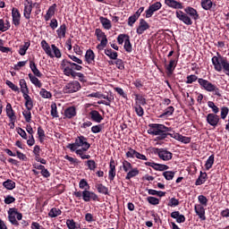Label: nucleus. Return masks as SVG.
Segmentation results:
<instances>
[{
	"label": "nucleus",
	"instance_id": "61",
	"mask_svg": "<svg viewBox=\"0 0 229 229\" xmlns=\"http://www.w3.org/2000/svg\"><path fill=\"white\" fill-rule=\"evenodd\" d=\"M178 205H180V200L176 198H171L169 199V202H168V207H172V208H174V207H178Z\"/></svg>",
	"mask_w": 229,
	"mask_h": 229
},
{
	"label": "nucleus",
	"instance_id": "53",
	"mask_svg": "<svg viewBox=\"0 0 229 229\" xmlns=\"http://www.w3.org/2000/svg\"><path fill=\"white\" fill-rule=\"evenodd\" d=\"M39 94L44 99H50V98H53L51 92L47 91L46 89H41Z\"/></svg>",
	"mask_w": 229,
	"mask_h": 229
},
{
	"label": "nucleus",
	"instance_id": "57",
	"mask_svg": "<svg viewBox=\"0 0 229 229\" xmlns=\"http://www.w3.org/2000/svg\"><path fill=\"white\" fill-rule=\"evenodd\" d=\"M50 114H51L52 117H54V118H58L59 117L56 104L54 103V104L51 105Z\"/></svg>",
	"mask_w": 229,
	"mask_h": 229
},
{
	"label": "nucleus",
	"instance_id": "34",
	"mask_svg": "<svg viewBox=\"0 0 229 229\" xmlns=\"http://www.w3.org/2000/svg\"><path fill=\"white\" fill-rule=\"evenodd\" d=\"M21 92L23 96L30 94V89H28V84L26 83V80L21 79L20 81Z\"/></svg>",
	"mask_w": 229,
	"mask_h": 229
},
{
	"label": "nucleus",
	"instance_id": "45",
	"mask_svg": "<svg viewBox=\"0 0 229 229\" xmlns=\"http://www.w3.org/2000/svg\"><path fill=\"white\" fill-rule=\"evenodd\" d=\"M214 162H215V156L214 155L209 156L205 164V167L207 171H210V169H212V165H214Z\"/></svg>",
	"mask_w": 229,
	"mask_h": 229
},
{
	"label": "nucleus",
	"instance_id": "40",
	"mask_svg": "<svg viewBox=\"0 0 229 229\" xmlns=\"http://www.w3.org/2000/svg\"><path fill=\"white\" fill-rule=\"evenodd\" d=\"M174 114V107L173 106H170L165 109V112L159 115L161 119H164V117H169Z\"/></svg>",
	"mask_w": 229,
	"mask_h": 229
},
{
	"label": "nucleus",
	"instance_id": "27",
	"mask_svg": "<svg viewBox=\"0 0 229 229\" xmlns=\"http://www.w3.org/2000/svg\"><path fill=\"white\" fill-rule=\"evenodd\" d=\"M85 60L87 64H94V62H96V54H94L92 49H88L86 51Z\"/></svg>",
	"mask_w": 229,
	"mask_h": 229
},
{
	"label": "nucleus",
	"instance_id": "44",
	"mask_svg": "<svg viewBox=\"0 0 229 229\" xmlns=\"http://www.w3.org/2000/svg\"><path fill=\"white\" fill-rule=\"evenodd\" d=\"M58 216H62V210L58 208H52L48 212V216L55 218L58 217Z\"/></svg>",
	"mask_w": 229,
	"mask_h": 229
},
{
	"label": "nucleus",
	"instance_id": "2",
	"mask_svg": "<svg viewBox=\"0 0 229 229\" xmlns=\"http://www.w3.org/2000/svg\"><path fill=\"white\" fill-rule=\"evenodd\" d=\"M217 56H213L211 59V62L214 65L215 71L216 72H225L226 76H229V61L226 57H224L219 54V52L216 53Z\"/></svg>",
	"mask_w": 229,
	"mask_h": 229
},
{
	"label": "nucleus",
	"instance_id": "52",
	"mask_svg": "<svg viewBox=\"0 0 229 229\" xmlns=\"http://www.w3.org/2000/svg\"><path fill=\"white\" fill-rule=\"evenodd\" d=\"M199 78H198V76L191 74V75H188L186 77V83L188 85H191L192 83H194V81H199Z\"/></svg>",
	"mask_w": 229,
	"mask_h": 229
},
{
	"label": "nucleus",
	"instance_id": "31",
	"mask_svg": "<svg viewBox=\"0 0 229 229\" xmlns=\"http://www.w3.org/2000/svg\"><path fill=\"white\" fill-rule=\"evenodd\" d=\"M207 180H208V174H207V172L200 171L199 176L195 182V185H203Z\"/></svg>",
	"mask_w": 229,
	"mask_h": 229
},
{
	"label": "nucleus",
	"instance_id": "59",
	"mask_svg": "<svg viewBox=\"0 0 229 229\" xmlns=\"http://www.w3.org/2000/svg\"><path fill=\"white\" fill-rule=\"evenodd\" d=\"M198 199L199 203H200L202 207H207V205H208V199H207L204 195H199Z\"/></svg>",
	"mask_w": 229,
	"mask_h": 229
},
{
	"label": "nucleus",
	"instance_id": "19",
	"mask_svg": "<svg viewBox=\"0 0 229 229\" xmlns=\"http://www.w3.org/2000/svg\"><path fill=\"white\" fill-rule=\"evenodd\" d=\"M89 119H91V121H93V123H101V121H103V115H101V114H99V112L98 110H91L89 113Z\"/></svg>",
	"mask_w": 229,
	"mask_h": 229
},
{
	"label": "nucleus",
	"instance_id": "4",
	"mask_svg": "<svg viewBox=\"0 0 229 229\" xmlns=\"http://www.w3.org/2000/svg\"><path fill=\"white\" fill-rule=\"evenodd\" d=\"M66 148L72 152L76 151L78 148H81L84 151H89V149H90V143L87 141V138L85 136L81 135L75 139L74 143H69Z\"/></svg>",
	"mask_w": 229,
	"mask_h": 229
},
{
	"label": "nucleus",
	"instance_id": "33",
	"mask_svg": "<svg viewBox=\"0 0 229 229\" xmlns=\"http://www.w3.org/2000/svg\"><path fill=\"white\" fill-rule=\"evenodd\" d=\"M99 21H100L104 30H111L112 29V21L110 20H108V18L100 16Z\"/></svg>",
	"mask_w": 229,
	"mask_h": 229
},
{
	"label": "nucleus",
	"instance_id": "54",
	"mask_svg": "<svg viewBox=\"0 0 229 229\" xmlns=\"http://www.w3.org/2000/svg\"><path fill=\"white\" fill-rule=\"evenodd\" d=\"M51 48L54 52L55 58H62V52L60 51V48L56 47V45H51Z\"/></svg>",
	"mask_w": 229,
	"mask_h": 229
},
{
	"label": "nucleus",
	"instance_id": "7",
	"mask_svg": "<svg viewBox=\"0 0 229 229\" xmlns=\"http://www.w3.org/2000/svg\"><path fill=\"white\" fill-rule=\"evenodd\" d=\"M154 155H157L160 160L164 162H169V160H173V154L171 151L167 150V148H154Z\"/></svg>",
	"mask_w": 229,
	"mask_h": 229
},
{
	"label": "nucleus",
	"instance_id": "1",
	"mask_svg": "<svg viewBox=\"0 0 229 229\" xmlns=\"http://www.w3.org/2000/svg\"><path fill=\"white\" fill-rule=\"evenodd\" d=\"M148 126L149 129L148 130V133H149V135H158L157 140H165L167 137L174 139L175 132L171 127H167L161 123H150Z\"/></svg>",
	"mask_w": 229,
	"mask_h": 229
},
{
	"label": "nucleus",
	"instance_id": "20",
	"mask_svg": "<svg viewBox=\"0 0 229 229\" xmlns=\"http://www.w3.org/2000/svg\"><path fill=\"white\" fill-rule=\"evenodd\" d=\"M194 210H195L197 216H199V219H201L202 221H205L207 219V216H205L204 206H201V204H196L194 206Z\"/></svg>",
	"mask_w": 229,
	"mask_h": 229
},
{
	"label": "nucleus",
	"instance_id": "13",
	"mask_svg": "<svg viewBox=\"0 0 229 229\" xmlns=\"http://www.w3.org/2000/svg\"><path fill=\"white\" fill-rule=\"evenodd\" d=\"M206 121L208 124H209L210 126H213V128H216V126L219 124V121H221V118L219 117V115L216 114H208L206 116Z\"/></svg>",
	"mask_w": 229,
	"mask_h": 229
},
{
	"label": "nucleus",
	"instance_id": "11",
	"mask_svg": "<svg viewBox=\"0 0 229 229\" xmlns=\"http://www.w3.org/2000/svg\"><path fill=\"white\" fill-rule=\"evenodd\" d=\"M31 12H33V1L25 0L23 10V16L25 19H31Z\"/></svg>",
	"mask_w": 229,
	"mask_h": 229
},
{
	"label": "nucleus",
	"instance_id": "64",
	"mask_svg": "<svg viewBox=\"0 0 229 229\" xmlns=\"http://www.w3.org/2000/svg\"><path fill=\"white\" fill-rule=\"evenodd\" d=\"M66 225L69 229H76V222H74V219H67Z\"/></svg>",
	"mask_w": 229,
	"mask_h": 229
},
{
	"label": "nucleus",
	"instance_id": "25",
	"mask_svg": "<svg viewBox=\"0 0 229 229\" xmlns=\"http://www.w3.org/2000/svg\"><path fill=\"white\" fill-rule=\"evenodd\" d=\"M56 4H54L48 8L47 13L44 16L46 22H47V21H49L55 15L56 12Z\"/></svg>",
	"mask_w": 229,
	"mask_h": 229
},
{
	"label": "nucleus",
	"instance_id": "51",
	"mask_svg": "<svg viewBox=\"0 0 229 229\" xmlns=\"http://www.w3.org/2000/svg\"><path fill=\"white\" fill-rule=\"evenodd\" d=\"M167 169H169V165H162L158 163H156V165H154L155 171H167Z\"/></svg>",
	"mask_w": 229,
	"mask_h": 229
},
{
	"label": "nucleus",
	"instance_id": "21",
	"mask_svg": "<svg viewBox=\"0 0 229 229\" xmlns=\"http://www.w3.org/2000/svg\"><path fill=\"white\" fill-rule=\"evenodd\" d=\"M184 12L187 15H190V17H191L193 21H198V19H199V14L198 13V11L193 7L188 6L184 9Z\"/></svg>",
	"mask_w": 229,
	"mask_h": 229
},
{
	"label": "nucleus",
	"instance_id": "41",
	"mask_svg": "<svg viewBox=\"0 0 229 229\" xmlns=\"http://www.w3.org/2000/svg\"><path fill=\"white\" fill-rule=\"evenodd\" d=\"M200 5H201V8H203V10L208 11V10H212V6H214V3H212V0H201Z\"/></svg>",
	"mask_w": 229,
	"mask_h": 229
},
{
	"label": "nucleus",
	"instance_id": "37",
	"mask_svg": "<svg viewBox=\"0 0 229 229\" xmlns=\"http://www.w3.org/2000/svg\"><path fill=\"white\" fill-rule=\"evenodd\" d=\"M31 46V42L27 41L24 43V45L20 46L19 48V55H21V56H24V55H26V52L28 51V49H30V47Z\"/></svg>",
	"mask_w": 229,
	"mask_h": 229
},
{
	"label": "nucleus",
	"instance_id": "9",
	"mask_svg": "<svg viewBox=\"0 0 229 229\" xmlns=\"http://www.w3.org/2000/svg\"><path fill=\"white\" fill-rule=\"evenodd\" d=\"M178 58H180V54L175 59H170L169 64L165 65L167 76H171L174 72L176 65H178Z\"/></svg>",
	"mask_w": 229,
	"mask_h": 229
},
{
	"label": "nucleus",
	"instance_id": "55",
	"mask_svg": "<svg viewBox=\"0 0 229 229\" xmlns=\"http://www.w3.org/2000/svg\"><path fill=\"white\" fill-rule=\"evenodd\" d=\"M22 115L26 121V123H31V110L27 109L22 112Z\"/></svg>",
	"mask_w": 229,
	"mask_h": 229
},
{
	"label": "nucleus",
	"instance_id": "22",
	"mask_svg": "<svg viewBox=\"0 0 229 229\" xmlns=\"http://www.w3.org/2000/svg\"><path fill=\"white\" fill-rule=\"evenodd\" d=\"M108 178L110 182H114L115 178V160L114 158L110 160Z\"/></svg>",
	"mask_w": 229,
	"mask_h": 229
},
{
	"label": "nucleus",
	"instance_id": "8",
	"mask_svg": "<svg viewBox=\"0 0 229 229\" xmlns=\"http://www.w3.org/2000/svg\"><path fill=\"white\" fill-rule=\"evenodd\" d=\"M80 89H81V84L78 81H72L65 85L64 92L65 94H73V92H78Z\"/></svg>",
	"mask_w": 229,
	"mask_h": 229
},
{
	"label": "nucleus",
	"instance_id": "39",
	"mask_svg": "<svg viewBox=\"0 0 229 229\" xmlns=\"http://www.w3.org/2000/svg\"><path fill=\"white\" fill-rule=\"evenodd\" d=\"M23 98L25 99V106L27 110H32L33 109V99L30 95H23Z\"/></svg>",
	"mask_w": 229,
	"mask_h": 229
},
{
	"label": "nucleus",
	"instance_id": "49",
	"mask_svg": "<svg viewBox=\"0 0 229 229\" xmlns=\"http://www.w3.org/2000/svg\"><path fill=\"white\" fill-rule=\"evenodd\" d=\"M79 187L80 189H81L82 191H88V189H90V185L89 184V182H87L86 179H81L79 182Z\"/></svg>",
	"mask_w": 229,
	"mask_h": 229
},
{
	"label": "nucleus",
	"instance_id": "56",
	"mask_svg": "<svg viewBox=\"0 0 229 229\" xmlns=\"http://www.w3.org/2000/svg\"><path fill=\"white\" fill-rule=\"evenodd\" d=\"M72 78L76 79L79 78V81H81L82 83H85L87 80H85V75L81 72H74Z\"/></svg>",
	"mask_w": 229,
	"mask_h": 229
},
{
	"label": "nucleus",
	"instance_id": "12",
	"mask_svg": "<svg viewBox=\"0 0 229 229\" xmlns=\"http://www.w3.org/2000/svg\"><path fill=\"white\" fill-rule=\"evenodd\" d=\"M176 17L179 21H182L186 26H192V20L189 15L182 11H176Z\"/></svg>",
	"mask_w": 229,
	"mask_h": 229
},
{
	"label": "nucleus",
	"instance_id": "24",
	"mask_svg": "<svg viewBox=\"0 0 229 229\" xmlns=\"http://www.w3.org/2000/svg\"><path fill=\"white\" fill-rule=\"evenodd\" d=\"M6 115L10 120H17V115H15V111L12 107V104L7 103L6 108H5Z\"/></svg>",
	"mask_w": 229,
	"mask_h": 229
},
{
	"label": "nucleus",
	"instance_id": "10",
	"mask_svg": "<svg viewBox=\"0 0 229 229\" xmlns=\"http://www.w3.org/2000/svg\"><path fill=\"white\" fill-rule=\"evenodd\" d=\"M160 8H162V3H160V2H156V3L152 4L151 5H149L148 10L145 11L146 19H149V18L153 17V13H155V12H158V10H160Z\"/></svg>",
	"mask_w": 229,
	"mask_h": 229
},
{
	"label": "nucleus",
	"instance_id": "5",
	"mask_svg": "<svg viewBox=\"0 0 229 229\" xmlns=\"http://www.w3.org/2000/svg\"><path fill=\"white\" fill-rule=\"evenodd\" d=\"M199 85H200V88L204 90H207V92H213L214 96H217L218 98H221V89L216 86V84H213L212 82L203 79H199Z\"/></svg>",
	"mask_w": 229,
	"mask_h": 229
},
{
	"label": "nucleus",
	"instance_id": "60",
	"mask_svg": "<svg viewBox=\"0 0 229 229\" xmlns=\"http://www.w3.org/2000/svg\"><path fill=\"white\" fill-rule=\"evenodd\" d=\"M134 109H135V112H136L138 117H142L144 115V108H142L140 105L137 104L134 106Z\"/></svg>",
	"mask_w": 229,
	"mask_h": 229
},
{
	"label": "nucleus",
	"instance_id": "16",
	"mask_svg": "<svg viewBox=\"0 0 229 229\" xmlns=\"http://www.w3.org/2000/svg\"><path fill=\"white\" fill-rule=\"evenodd\" d=\"M63 115L64 119H73L77 115L76 107L73 106L67 107L64 109Z\"/></svg>",
	"mask_w": 229,
	"mask_h": 229
},
{
	"label": "nucleus",
	"instance_id": "46",
	"mask_svg": "<svg viewBox=\"0 0 229 229\" xmlns=\"http://www.w3.org/2000/svg\"><path fill=\"white\" fill-rule=\"evenodd\" d=\"M85 165H88L89 171H96L98 167V164H96V161H94V159H89L88 161H86Z\"/></svg>",
	"mask_w": 229,
	"mask_h": 229
},
{
	"label": "nucleus",
	"instance_id": "28",
	"mask_svg": "<svg viewBox=\"0 0 229 229\" xmlns=\"http://www.w3.org/2000/svg\"><path fill=\"white\" fill-rule=\"evenodd\" d=\"M12 28V24L10 23V20L0 19V31L4 33V31H8Z\"/></svg>",
	"mask_w": 229,
	"mask_h": 229
},
{
	"label": "nucleus",
	"instance_id": "30",
	"mask_svg": "<svg viewBox=\"0 0 229 229\" xmlns=\"http://www.w3.org/2000/svg\"><path fill=\"white\" fill-rule=\"evenodd\" d=\"M95 35L100 42H107L108 43V38H106V34L101 30V29H96L95 30Z\"/></svg>",
	"mask_w": 229,
	"mask_h": 229
},
{
	"label": "nucleus",
	"instance_id": "36",
	"mask_svg": "<svg viewBox=\"0 0 229 229\" xmlns=\"http://www.w3.org/2000/svg\"><path fill=\"white\" fill-rule=\"evenodd\" d=\"M29 78L31 83L35 85V87H38V89H42V82L40 81V80H38V78H37L36 75L29 73Z\"/></svg>",
	"mask_w": 229,
	"mask_h": 229
},
{
	"label": "nucleus",
	"instance_id": "43",
	"mask_svg": "<svg viewBox=\"0 0 229 229\" xmlns=\"http://www.w3.org/2000/svg\"><path fill=\"white\" fill-rule=\"evenodd\" d=\"M3 186L7 191H13V189H15V182H13L11 179H8L3 182Z\"/></svg>",
	"mask_w": 229,
	"mask_h": 229
},
{
	"label": "nucleus",
	"instance_id": "17",
	"mask_svg": "<svg viewBox=\"0 0 229 229\" xmlns=\"http://www.w3.org/2000/svg\"><path fill=\"white\" fill-rule=\"evenodd\" d=\"M165 4L174 10H183V4L176 0H165Z\"/></svg>",
	"mask_w": 229,
	"mask_h": 229
},
{
	"label": "nucleus",
	"instance_id": "42",
	"mask_svg": "<svg viewBox=\"0 0 229 229\" xmlns=\"http://www.w3.org/2000/svg\"><path fill=\"white\" fill-rule=\"evenodd\" d=\"M85 151L87 150H83V148L75 149L76 155L80 157L81 160H89L90 155L85 154Z\"/></svg>",
	"mask_w": 229,
	"mask_h": 229
},
{
	"label": "nucleus",
	"instance_id": "14",
	"mask_svg": "<svg viewBox=\"0 0 229 229\" xmlns=\"http://www.w3.org/2000/svg\"><path fill=\"white\" fill-rule=\"evenodd\" d=\"M12 17H13V24L15 28H19L21 26V11L19 9L13 7L12 9Z\"/></svg>",
	"mask_w": 229,
	"mask_h": 229
},
{
	"label": "nucleus",
	"instance_id": "6",
	"mask_svg": "<svg viewBox=\"0 0 229 229\" xmlns=\"http://www.w3.org/2000/svg\"><path fill=\"white\" fill-rule=\"evenodd\" d=\"M122 167L124 173H127L125 180H131V178H135V176H139V168L133 167L131 163H130L128 160H123L122 162Z\"/></svg>",
	"mask_w": 229,
	"mask_h": 229
},
{
	"label": "nucleus",
	"instance_id": "50",
	"mask_svg": "<svg viewBox=\"0 0 229 229\" xmlns=\"http://www.w3.org/2000/svg\"><path fill=\"white\" fill-rule=\"evenodd\" d=\"M130 36L127 34H120L117 37V42L120 46H123V44H124V42H126V40H128Z\"/></svg>",
	"mask_w": 229,
	"mask_h": 229
},
{
	"label": "nucleus",
	"instance_id": "38",
	"mask_svg": "<svg viewBox=\"0 0 229 229\" xmlns=\"http://www.w3.org/2000/svg\"><path fill=\"white\" fill-rule=\"evenodd\" d=\"M95 187L99 194H105V196H108V187L103 185V183H97Z\"/></svg>",
	"mask_w": 229,
	"mask_h": 229
},
{
	"label": "nucleus",
	"instance_id": "58",
	"mask_svg": "<svg viewBox=\"0 0 229 229\" xmlns=\"http://www.w3.org/2000/svg\"><path fill=\"white\" fill-rule=\"evenodd\" d=\"M175 173L173 171H166L163 173V176L165 178L167 181L173 180L174 178Z\"/></svg>",
	"mask_w": 229,
	"mask_h": 229
},
{
	"label": "nucleus",
	"instance_id": "35",
	"mask_svg": "<svg viewBox=\"0 0 229 229\" xmlns=\"http://www.w3.org/2000/svg\"><path fill=\"white\" fill-rule=\"evenodd\" d=\"M58 38H65V33H67V25L65 23H63L60 28L56 30Z\"/></svg>",
	"mask_w": 229,
	"mask_h": 229
},
{
	"label": "nucleus",
	"instance_id": "63",
	"mask_svg": "<svg viewBox=\"0 0 229 229\" xmlns=\"http://www.w3.org/2000/svg\"><path fill=\"white\" fill-rule=\"evenodd\" d=\"M115 61V65L117 67V69H119L120 71H124V62L122 61V59H119L116 57Z\"/></svg>",
	"mask_w": 229,
	"mask_h": 229
},
{
	"label": "nucleus",
	"instance_id": "48",
	"mask_svg": "<svg viewBox=\"0 0 229 229\" xmlns=\"http://www.w3.org/2000/svg\"><path fill=\"white\" fill-rule=\"evenodd\" d=\"M123 48L126 51V53H131L133 51V46L131 45V42L130 41V38L125 39Z\"/></svg>",
	"mask_w": 229,
	"mask_h": 229
},
{
	"label": "nucleus",
	"instance_id": "29",
	"mask_svg": "<svg viewBox=\"0 0 229 229\" xmlns=\"http://www.w3.org/2000/svg\"><path fill=\"white\" fill-rule=\"evenodd\" d=\"M171 217L176 219V223L182 224L185 223V216L180 214V211H174L171 213Z\"/></svg>",
	"mask_w": 229,
	"mask_h": 229
},
{
	"label": "nucleus",
	"instance_id": "15",
	"mask_svg": "<svg viewBox=\"0 0 229 229\" xmlns=\"http://www.w3.org/2000/svg\"><path fill=\"white\" fill-rule=\"evenodd\" d=\"M73 195L75 198H78L79 199H83L86 203H89V197L90 196V191L89 190H84V191H74Z\"/></svg>",
	"mask_w": 229,
	"mask_h": 229
},
{
	"label": "nucleus",
	"instance_id": "26",
	"mask_svg": "<svg viewBox=\"0 0 229 229\" xmlns=\"http://www.w3.org/2000/svg\"><path fill=\"white\" fill-rule=\"evenodd\" d=\"M30 68L34 76H37V78H42L43 74L40 72V70L37 68V64H35V61L30 60Z\"/></svg>",
	"mask_w": 229,
	"mask_h": 229
},
{
	"label": "nucleus",
	"instance_id": "62",
	"mask_svg": "<svg viewBox=\"0 0 229 229\" xmlns=\"http://www.w3.org/2000/svg\"><path fill=\"white\" fill-rule=\"evenodd\" d=\"M147 201L150 204V205H159L160 204V199H157L156 197H148L147 198Z\"/></svg>",
	"mask_w": 229,
	"mask_h": 229
},
{
	"label": "nucleus",
	"instance_id": "3",
	"mask_svg": "<svg viewBox=\"0 0 229 229\" xmlns=\"http://www.w3.org/2000/svg\"><path fill=\"white\" fill-rule=\"evenodd\" d=\"M61 69L64 74V76H74L75 71H81L83 69V66L72 63L69 60L64 59L61 62Z\"/></svg>",
	"mask_w": 229,
	"mask_h": 229
},
{
	"label": "nucleus",
	"instance_id": "32",
	"mask_svg": "<svg viewBox=\"0 0 229 229\" xmlns=\"http://www.w3.org/2000/svg\"><path fill=\"white\" fill-rule=\"evenodd\" d=\"M104 53L110 60H117V57L119 56V54L115 51H114L112 48H106L104 50Z\"/></svg>",
	"mask_w": 229,
	"mask_h": 229
},
{
	"label": "nucleus",
	"instance_id": "18",
	"mask_svg": "<svg viewBox=\"0 0 229 229\" xmlns=\"http://www.w3.org/2000/svg\"><path fill=\"white\" fill-rule=\"evenodd\" d=\"M147 30H149V23H148L146 20L140 19L139 27L136 30V33L138 35H142V33H144V31H147Z\"/></svg>",
	"mask_w": 229,
	"mask_h": 229
},
{
	"label": "nucleus",
	"instance_id": "47",
	"mask_svg": "<svg viewBox=\"0 0 229 229\" xmlns=\"http://www.w3.org/2000/svg\"><path fill=\"white\" fill-rule=\"evenodd\" d=\"M38 140L41 144H44V139H46V131L42 129V126L38 127Z\"/></svg>",
	"mask_w": 229,
	"mask_h": 229
},
{
	"label": "nucleus",
	"instance_id": "23",
	"mask_svg": "<svg viewBox=\"0 0 229 229\" xmlns=\"http://www.w3.org/2000/svg\"><path fill=\"white\" fill-rule=\"evenodd\" d=\"M41 47L45 51L46 55H47V56H50V58H55V55L51 51V47L49 46V43L46 41V39L41 41Z\"/></svg>",
	"mask_w": 229,
	"mask_h": 229
}]
</instances>
